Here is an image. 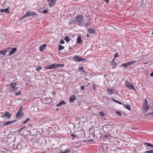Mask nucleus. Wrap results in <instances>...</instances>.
Masks as SVG:
<instances>
[{
  "instance_id": "48",
  "label": "nucleus",
  "mask_w": 153,
  "mask_h": 153,
  "mask_svg": "<svg viewBox=\"0 0 153 153\" xmlns=\"http://www.w3.org/2000/svg\"><path fill=\"white\" fill-rule=\"evenodd\" d=\"M106 3H108L109 2V0H104Z\"/></svg>"
},
{
  "instance_id": "6",
  "label": "nucleus",
  "mask_w": 153,
  "mask_h": 153,
  "mask_svg": "<svg viewBox=\"0 0 153 153\" xmlns=\"http://www.w3.org/2000/svg\"><path fill=\"white\" fill-rule=\"evenodd\" d=\"M125 85L128 88L135 91V89L134 85L130 83L128 81L126 82H125Z\"/></svg>"
},
{
  "instance_id": "4",
  "label": "nucleus",
  "mask_w": 153,
  "mask_h": 153,
  "mask_svg": "<svg viewBox=\"0 0 153 153\" xmlns=\"http://www.w3.org/2000/svg\"><path fill=\"white\" fill-rule=\"evenodd\" d=\"M73 60L76 62H80L82 61H85V59L80 57L78 55H76L73 57Z\"/></svg>"
},
{
  "instance_id": "36",
  "label": "nucleus",
  "mask_w": 153,
  "mask_h": 153,
  "mask_svg": "<svg viewBox=\"0 0 153 153\" xmlns=\"http://www.w3.org/2000/svg\"><path fill=\"white\" fill-rule=\"evenodd\" d=\"M127 63H124V64H122V66H124L126 68H127L128 67V65H127Z\"/></svg>"
},
{
  "instance_id": "30",
  "label": "nucleus",
  "mask_w": 153,
  "mask_h": 153,
  "mask_svg": "<svg viewBox=\"0 0 153 153\" xmlns=\"http://www.w3.org/2000/svg\"><path fill=\"white\" fill-rule=\"evenodd\" d=\"M64 48V46H62L61 45H60L58 49L59 51H61L63 50Z\"/></svg>"
},
{
  "instance_id": "33",
  "label": "nucleus",
  "mask_w": 153,
  "mask_h": 153,
  "mask_svg": "<svg viewBox=\"0 0 153 153\" xmlns=\"http://www.w3.org/2000/svg\"><path fill=\"white\" fill-rule=\"evenodd\" d=\"M19 87H16L15 86L14 88H13L12 91H17L18 89L19 88Z\"/></svg>"
},
{
  "instance_id": "39",
  "label": "nucleus",
  "mask_w": 153,
  "mask_h": 153,
  "mask_svg": "<svg viewBox=\"0 0 153 153\" xmlns=\"http://www.w3.org/2000/svg\"><path fill=\"white\" fill-rule=\"evenodd\" d=\"M92 88L94 90V91H96V85H94V84H93V85H92Z\"/></svg>"
},
{
  "instance_id": "50",
  "label": "nucleus",
  "mask_w": 153,
  "mask_h": 153,
  "mask_svg": "<svg viewBox=\"0 0 153 153\" xmlns=\"http://www.w3.org/2000/svg\"><path fill=\"white\" fill-rule=\"evenodd\" d=\"M114 60H115V59H113L112 60V62H113H113H114Z\"/></svg>"
},
{
  "instance_id": "21",
  "label": "nucleus",
  "mask_w": 153,
  "mask_h": 153,
  "mask_svg": "<svg viewBox=\"0 0 153 153\" xmlns=\"http://www.w3.org/2000/svg\"><path fill=\"white\" fill-rule=\"evenodd\" d=\"M64 104H65V102L64 100H63L61 102H60L58 104H57L56 106H59Z\"/></svg>"
},
{
  "instance_id": "53",
  "label": "nucleus",
  "mask_w": 153,
  "mask_h": 153,
  "mask_svg": "<svg viewBox=\"0 0 153 153\" xmlns=\"http://www.w3.org/2000/svg\"><path fill=\"white\" fill-rule=\"evenodd\" d=\"M87 36L88 37V36H89V34H87Z\"/></svg>"
},
{
  "instance_id": "31",
  "label": "nucleus",
  "mask_w": 153,
  "mask_h": 153,
  "mask_svg": "<svg viewBox=\"0 0 153 153\" xmlns=\"http://www.w3.org/2000/svg\"><path fill=\"white\" fill-rule=\"evenodd\" d=\"M89 24H90L89 23L87 22L85 24H84V25H83V26L88 29V26L89 25Z\"/></svg>"
},
{
  "instance_id": "26",
  "label": "nucleus",
  "mask_w": 153,
  "mask_h": 153,
  "mask_svg": "<svg viewBox=\"0 0 153 153\" xmlns=\"http://www.w3.org/2000/svg\"><path fill=\"white\" fill-rule=\"evenodd\" d=\"M52 64L48 66H45L44 67V68L45 69H52Z\"/></svg>"
},
{
  "instance_id": "20",
  "label": "nucleus",
  "mask_w": 153,
  "mask_h": 153,
  "mask_svg": "<svg viewBox=\"0 0 153 153\" xmlns=\"http://www.w3.org/2000/svg\"><path fill=\"white\" fill-rule=\"evenodd\" d=\"M117 65V64L115 62L113 63L110 65V66L112 68H115Z\"/></svg>"
},
{
  "instance_id": "7",
  "label": "nucleus",
  "mask_w": 153,
  "mask_h": 153,
  "mask_svg": "<svg viewBox=\"0 0 153 153\" xmlns=\"http://www.w3.org/2000/svg\"><path fill=\"white\" fill-rule=\"evenodd\" d=\"M56 1L57 0H48L47 1L50 7H51L55 5Z\"/></svg>"
},
{
  "instance_id": "22",
  "label": "nucleus",
  "mask_w": 153,
  "mask_h": 153,
  "mask_svg": "<svg viewBox=\"0 0 153 153\" xmlns=\"http://www.w3.org/2000/svg\"><path fill=\"white\" fill-rule=\"evenodd\" d=\"M136 62V61H132L130 62H127V64L128 66H129L130 65H133L134 63H135Z\"/></svg>"
},
{
  "instance_id": "12",
  "label": "nucleus",
  "mask_w": 153,
  "mask_h": 153,
  "mask_svg": "<svg viewBox=\"0 0 153 153\" xmlns=\"http://www.w3.org/2000/svg\"><path fill=\"white\" fill-rule=\"evenodd\" d=\"M76 99V96L74 95L71 96L69 98V100L71 102H73Z\"/></svg>"
},
{
  "instance_id": "10",
  "label": "nucleus",
  "mask_w": 153,
  "mask_h": 153,
  "mask_svg": "<svg viewBox=\"0 0 153 153\" xmlns=\"http://www.w3.org/2000/svg\"><path fill=\"white\" fill-rule=\"evenodd\" d=\"M143 145L146 146V149H150L149 147H153V145L148 143H144Z\"/></svg>"
},
{
  "instance_id": "32",
  "label": "nucleus",
  "mask_w": 153,
  "mask_h": 153,
  "mask_svg": "<svg viewBox=\"0 0 153 153\" xmlns=\"http://www.w3.org/2000/svg\"><path fill=\"white\" fill-rule=\"evenodd\" d=\"M42 66H39L36 68V70L38 72H39L40 70L42 69Z\"/></svg>"
},
{
  "instance_id": "41",
  "label": "nucleus",
  "mask_w": 153,
  "mask_h": 153,
  "mask_svg": "<svg viewBox=\"0 0 153 153\" xmlns=\"http://www.w3.org/2000/svg\"><path fill=\"white\" fill-rule=\"evenodd\" d=\"M100 113V115L102 116H104V113L102 112H99Z\"/></svg>"
},
{
  "instance_id": "49",
  "label": "nucleus",
  "mask_w": 153,
  "mask_h": 153,
  "mask_svg": "<svg viewBox=\"0 0 153 153\" xmlns=\"http://www.w3.org/2000/svg\"><path fill=\"white\" fill-rule=\"evenodd\" d=\"M150 76H153V72L152 73L150 74Z\"/></svg>"
},
{
  "instance_id": "56",
  "label": "nucleus",
  "mask_w": 153,
  "mask_h": 153,
  "mask_svg": "<svg viewBox=\"0 0 153 153\" xmlns=\"http://www.w3.org/2000/svg\"><path fill=\"white\" fill-rule=\"evenodd\" d=\"M105 136H106V137H108V135H107V136H106V135Z\"/></svg>"
},
{
  "instance_id": "14",
  "label": "nucleus",
  "mask_w": 153,
  "mask_h": 153,
  "mask_svg": "<svg viewBox=\"0 0 153 153\" xmlns=\"http://www.w3.org/2000/svg\"><path fill=\"white\" fill-rule=\"evenodd\" d=\"M88 32L90 33H91L92 34H94L95 33V31L93 29H92L91 28H88Z\"/></svg>"
},
{
  "instance_id": "9",
  "label": "nucleus",
  "mask_w": 153,
  "mask_h": 153,
  "mask_svg": "<svg viewBox=\"0 0 153 153\" xmlns=\"http://www.w3.org/2000/svg\"><path fill=\"white\" fill-rule=\"evenodd\" d=\"M10 49H11L10 48H8L3 50L1 51H0V54L3 55H6V53Z\"/></svg>"
},
{
  "instance_id": "40",
  "label": "nucleus",
  "mask_w": 153,
  "mask_h": 153,
  "mask_svg": "<svg viewBox=\"0 0 153 153\" xmlns=\"http://www.w3.org/2000/svg\"><path fill=\"white\" fill-rule=\"evenodd\" d=\"M116 113L118 114V115L120 116L121 115V114L120 112L118 111H116Z\"/></svg>"
},
{
  "instance_id": "34",
  "label": "nucleus",
  "mask_w": 153,
  "mask_h": 153,
  "mask_svg": "<svg viewBox=\"0 0 153 153\" xmlns=\"http://www.w3.org/2000/svg\"><path fill=\"white\" fill-rule=\"evenodd\" d=\"M71 136L72 137V140H74L75 138L76 137V135L75 134H71Z\"/></svg>"
},
{
  "instance_id": "54",
  "label": "nucleus",
  "mask_w": 153,
  "mask_h": 153,
  "mask_svg": "<svg viewBox=\"0 0 153 153\" xmlns=\"http://www.w3.org/2000/svg\"><path fill=\"white\" fill-rule=\"evenodd\" d=\"M132 130H135V129H136V128H132L131 129Z\"/></svg>"
},
{
  "instance_id": "19",
  "label": "nucleus",
  "mask_w": 153,
  "mask_h": 153,
  "mask_svg": "<svg viewBox=\"0 0 153 153\" xmlns=\"http://www.w3.org/2000/svg\"><path fill=\"white\" fill-rule=\"evenodd\" d=\"M148 106V101L146 99H145L143 104V106Z\"/></svg>"
},
{
  "instance_id": "42",
  "label": "nucleus",
  "mask_w": 153,
  "mask_h": 153,
  "mask_svg": "<svg viewBox=\"0 0 153 153\" xmlns=\"http://www.w3.org/2000/svg\"><path fill=\"white\" fill-rule=\"evenodd\" d=\"M42 13L46 14L48 13V11L47 10H45L42 11Z\"/></svg>"
},
{
  "instance_id": "23",
  "label": "nucleus",
  "mask_w": 153,
  "mask_h": 153,
  "mask_svg": "<svg viewBox=\"0 0 153 153\" xmlns=\"http://www.w3.org/2000/svg\"><path fill=\"white\" fill-rule=\"evenodd\" d=\"M143 110L145 111V112H147L149 110V106H143Z\"/></svg>"
},
{
  "instance_id": "17",
  "label": "nucleus",
  "mask_w": 153,
  "mask_h": 153,
  "mask_svg": "<svg viewBox=\"0 0 153 153\" xmlns=\"http://www.w3.org/2000/svg\"><path fill=\"white\" fill-rule=\"evenodd\" d=\"M46 46V44H44L41 45L39 47V50L41 51H42L45 48Z\"/></svg>"
},
{
  "instance_id": "25",
  "label": "nucleus",
  "mask_w": 153,
  "mask_h": 153,
  "mask_svg": "<svg viewBox=\"0 0 153 153\" xmlns=\"http://www.w3.org/2000/svg\"><path fill=\"white\" fill-rule=\"evenodd\" d=\"M16 84L15 83L12 82L10 85V87L12 88H14L16 86Z\"/></svg>"
},
{
  "instance_id": "5",
  "label": "nucleus",
  "mask_w": 153,
  "mask_h": 153,
  "mask_svg": "<svg viewBox=\"0 0 153 153\" xmlns=\"http://www.w3.org/2000/svg\"><path fill=\"white\" fill-rule=\"evenodd\" d=\"M22 107L21 106L18 110L16 115V117L17 118H20L23 116L24 114L22 113Z\"/></svg>"
},
{
  "instance_id": "37",
  "label": "nucleus",
  "mask_w": 153,
  "mask_h": 153,
  "mask_svg": "<svg viewBox=\"0 0 153 153\" xmlns=\"http://www.w3.org/2000/svg\"><path fill=\"white\" fill-rule=\"evenodd\" d=\"M21 92H20V91H19L18 92H16V93L15 95L16 96H18V95H21Z\"/></svg>"
},
{
  "instance_id": "11",
  "label": "nucleus",
  "mask_w": 153,
  "mask_h": 153,
  "mask_svg": "<svg viewBox=\"0 0 153 153\" xmlns=\"http://www.w3.org/2000/svg\"><path fill=\"white\" fill-rule=\"evenodd\" d=\"M17 48H12L10 52L9 56L12 55L14 53L17 51Z\"/></svg>"
},
{
  "instance_id": "35",
  "label": "nucleus",
  "mask_w": 153,
  "mask_h": 153,
  "mask_svg": "<svg viewBox=\"0 0 153 153\" xmlns=\"http://www.w3.org/2000/svg\"><path fill=\"white\" fill-rule=\"evenodd\" d=\"M119 56V54L118 52L116 53H115L114 55V58H116L118 57Z\"/></svg>"
},
{
  "instance_id": "43",
  "label": "nucleus",
  "mask_w": 153,
  "mask_h": 153,
  "mask_svg": "<svg viewBox=\"0 0 153 153\" xmlns=\"http://www.w3.org/2000/svg\"><path fill=\"white\" fill-rule=\"evenodd\" d=\"M30 120V119L29 118H27L23 122L24 123H25L27 122V121H29Z\"/></svg>"
},
{
  "instance_id": "28",
  "label": "nucleus",
  "mask_w": 153,
  "mask_h": 153,
  "mask_svg": "<svg viewBox=\"0 0 153 153\" xmlns=\"http://www.w3.org/2000/svg\"><path fill=\"white\" fill-rule=\"evenodd\" d=\"M125 107L128 110H130L131 109L130 106L129 104H126L125 105Z\"/></svg>"
},
{
  "instance_id": "44",
  "label": "nucleus",
  "mask_w": 153,
  "mask_h": 153,
  "mask_svg": "<svg viewBox=\"0 0 153 153\" xmlns=\"http://www.w3.org/2000/svg\"><path fill=\"white\" fill-rule=\"evenodd\" d=\"M70 152V149H69L66 150V151L64 152V153H68Z\"/></svg>"
},
{
  "instance_id": "38",
  "label": "nucleus",
  "mask_w": 153,
  "mask_h": 153,
  "mask_svg": "<svg viewBox=\"0 0 153 153\" xmlns=\"http://www.w3.org/2000/svg\"><path fill=\"white\" fill-rule=\"evenodd\" d=\"M146 153H153V150H151L149 151H147L145 152Z\"/></svg>"
},
{
  "instance_id": "16",
  "label": "nucleus",
  "mask_w": 153,
  "mask_h": 153,
  "mask_svg": "<svg viewBox=\"0 0 153 153\" xmlns=\"http://www.w3.org/2000/svg\"><path fill=\"white\" fill-rule=\"evenodd\" d=\"M9 114V113L8 112L5 111L4 114V117H6L7 116H8V117H7V118H10L11 116V114H10L9 115H8Z\"/></svg>"
},
{
  "instance_id": "3",
  "label": "nucleus",
  "mask_w": 153,
  "mask_h": 153,
  "mask_svg": "<svg viewBox=\"0 0 153 153\" xmlns=\"http://www.w3.org/2000/svg\"><path fill=\"white\" fill-rule=\"evenodd\" d=\"M107 94L108 95H112L113 94H117V91L114 90L113 88H108L106 91Z\"/></svg>"
},
{
  "instance_id": "57",
  "label": "nucleus",
  "mask_w": 153,
  "mask_h": 153,
  "mask_svg": "<svg viewBox=\"0 0 153 153\" xmlns=\"http://www.w3.org/2000/svg\"><path fill=\"white\" fill-rule=\"evenodd\" d=\"M24 128H22L21 129H23Z\"/></svg>"
},
{
  "instance_id": "1",
  "label": "nucleus",
  "mask_w": 153,
  "mask_h": 153,
  "mask_svg": "<svg viewBox=\"0 0 153 153\" xmlns=\"http://www.w3.org/2000/svg\"><path fill=\"white\" fill-rule=\"evenodd\" d=\"M83 17V16L82 15H78L75 18L74 23L77 25H79L82 20Z\"/></svg>"
},
{
  "instance_id": "51",
  "label": "nucleus",
  "mask_w": 153,
  "mask_h": 153,
  "mask_svg": "<svg viewBox=\"0 0 153 153\" xmlns=\"http://www.w3.org/2000/svg\"><path fill=\"white\" fill-rule=\"evenodd\" d=\"M45 100H46L47 101H48L49 100V99L48 98H46Z\"/></svg>"
},
{
  "instance_id": "29",
  "label": "nucleus",
  "mask_w": 153,
  "mask_h": 153,
  "mask_svg": "<svg viewBox=\"0 0 153 153\" xmlns=\"http://www.w3.org/2000/svg\"><path fill=\"white\" fill-rule=\"evenodd\" d=\"M78 69L80 71H82L83 72H85L83 67H80Z\"/></svg>"
},
{
  "instance_id": "15",
  "label": "nucleus",
  "mask_w": 153,
  "mask_h": 153,
  "mask_svg": "<svg viewBox=\"0 0 153 153\" xmlns=\"http://www.w3.org/2000/svg\"><path fill=\"white\" fill-rule=\"evenodd\" d=\"M82 42L81 37L80 36H79L77 39L76 44H80Z\"/></svg>"
},
{
  "instance_id": "24",
  "label": "nucleus",
  "mask_w": 153,
  "mask_h": 153,
  "mask_svg": "<svg viewBox=\"0 0 153 153\" xmlns=\"http://www.w3.org/2000/svg\"><path fill=\"white\" fill-rule=\"evenodd\" d=\"M111 99L113 100V101H114V102H116L119 104H120V105H122V103H121L120 102L118 101V100H116V99H114V98H112Z\"/></svg>"
},
{
  "instance_id": "47",
  "label": "nucleus",
  "mask_w": 153,
  "mask_h": 153,
  "mask_svg": "<svg viewBox=\"0 0 153 153\" xmlns=\"http://www.w3.org/2000/svg\"><path fill=\"white\" fill-rule=\"evenodd\" d=\"M84 86H82L81 87V89L82 90H84Z\"/></svg>"
},
{
  "instance_id": "45",
  "label": "nucleus",
  "mask_w": 153,
  "mask_h": 153,
  "mask_svg": "<svg viewBox=\"0 0 153 153\" xmlns=\"http://www.w3.org/2000/svg\"><path fill=\"white\" fill-rule=\"evenodd\" d=\"M60 43L61 44H64V42L63 40H61L60 41Z\"/></svg>"
},
{
  "instance_id": "8",
  "label": "nucleus",
  "mask_w": 153,
  "mask_h": 153,
  "mask_svg": "<svg viewBox=\"0 0 153 153\" xmlns=\"http://www.w3.org/2000/svg\"><path fill=\"white\" fill-rule=\"evenodd\" d=\"M52 69H56L59 68H62L64 66V64H52Z\"/></svg>"
},
{
  "instance_id": "18",
  "label": "nucleus",
  "mask_w": 153,
  "mask_h": 153,
  "mask_svg": "<svg viewBox=\"0 0 153 153\" xmlns=\"http://www.w3.org/2000/svg\"><path fill=\"white\" fill-rule=\"evenodd\" d=\"M15 122V121L13 120L11 121H7L5 123H4L3 125L4 126H6L8 125L11 123H13Z\"/></svg>"
},
{
  "instance_id": "13",
  "label": "nucleus",
  "mask_w": 153,
  "mask_h": 153,
  "mask_svg": "<svg viewBox=\"0 0 153 153\" xmlns=\"http://www.w3.org/2000/svg\"><path fill=\"white\" fill-rule=\"evenodd\" d=\"M0 12L1 13H9L10 12L9 8H8L4 9H1L0 10Z\"/></svg>"
},
{
  "instance_id": "46",
  "label": "nucleus",
  "mask_w": 153,
  "mask_h": 153,
  "mask_svg": "<svg viewBox=\"0 0 153 153\" xmlns=\"http://www.w3.org/2000/svg\"><path fill=\"white\" fill-rule=\"evenodd\" d=\"M150 115H152L153 116V112H152L148 114H147V115L148 116Z\"/></svg>"
},
{
  "instance_id": "52",
  "label": "nucleus",
  "mask_w": 153,
  "mask_h": 153,
  "mask_svg": "<svg viewBox=\"0 0 153 153\" xmlns=\"http://www.w3.org/2000/svg\"><path fill=\"white\" fill-rule=\"evenodd\" d=\"M59 153H64V152H62L61 151H60Z\"/></svg>"
},
{
  "instance_id": "27",
  "label": "nucleus",
  "mask_w": 153,
  "mask_h": 153,
  "mask_svg": "<svg viewBox=\"0 0 153 153\" xmlns=\"http://www.w3.org/2000/svg\"><path fill=\"white\" fill-rule=\"evenodd\" d=\"M64 40L66 42H68L70 41V39L69 37L68 36H67L65 37Z\"/></svg>"
},
{
  "instance_id": "2",
  "label": "nucleus",
  "mask_w": 153,
  "mask_h": 153,
  "mask_svg": "<svg viewBox=\"0 0 153 153\" xmlns=\"http://www.w3.org/2000/svg\"><path fill=\"white\" fill-rule=\"evenodd\" d=\"M33 15H37V14L34 12L28 11L23 16H22L21 18L20 19L21 20L24 19L26 17H28L30 16H33Z\"/></svg>"
},
{
  "instance_id": "55",
  "label": "nucleus",
  "mask_w": 153,
  "mask_h": 153,
  "mask_svg": "<svg viewBox=\"0 0 153 153\" xmlns=\"http://www.w3.org/2000/svg\"><path fill=\"white\" fill-rule=\"evenodd\" d=\"M152 35H153V32L151 33Z\"/></svg>"
}]
</instances>
